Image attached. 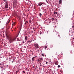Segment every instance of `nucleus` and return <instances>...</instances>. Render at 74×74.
I'll list each match as a JSON object with an SVG mask.
<instances>
[{
    "instance_id": "21",
    "label": "nucleus",
    "mask_w": 74,
    "mask_h": 74,
    "mask_svg": "<svg viewBox=\"0 0 74 74\" xmlns=\"http://www.w3.org/2000/svg\"><path fill=\"white\" fill-rule=\"evenodd\" d=\"M14 5H15V6H16V3H15V5H14Z\"/></svg>"
},
{
    "instance_id": "24",
    "label": "nucleus",
    "mask_w": 74,
    "mask_h": 74,
    "mask_svg": "<svg viewBox=\"0 0 74 74\" xmlns=\"http://www.w3.org/2000/svg\"><path fill=\"white\" fill-rule=\"evenodd\" d=\"M48 62H46V64H48Z\"/></svg>"
},
{
    "instance_id": "22",
    "label": "nucleus",
    "mask_w": 74,
    "mask_h": 74,
    "mask_svg": "<svg viewBox=\"0 0 74 74\" xmlns=\"http://www.w3.org/2000/svg\"><path fill=\"white\" fill-rule=\"evenodd\" d=\"M17 73H18V71H16V74H17Z\"/></svg>"
},
{
    "instance_id": "26",
    "label": "nucleus",
    "mask_w": 74,
    "mask_h": 74,
    "mask_svg": "<svg viewBox=\"0 0 74 74\" xmlns=\"http://www.w3.org/2000/svg\"><path fill=\"white\" fill-rule=\"evenodd\" d=\"M46 2H47V3H48V1H47V0H46Z\"/></svg>"
},
{
    "instance_id": "12",
    "label": "nucleus",
    "mask_w": 74,
    "mask_h": 74,
    "mask_svg": "<svg viewBox=\"0 0 74 74\" xmlns=\"http://www.w3.org/2000/svg\"><path fill=\"white\" fill-rule=\"evenodd\" d=\"M39 16H42V14L41 13H39Z\"/></svg>"
},
{
    "instance_id": "19",
    "label": "nucleus",
    "mask_w": 74,
    "mask_h": 74,
    "mask_svg": "<svg viewBox=\"0 0 74 74\" xmlns=\"http://www.w3.org/2000/svg\"><path fill=\"white\" fill-rule=\"evenodd\" d=\"M54 14H57V12H54Z\"/></svg>"
},
{
    "instance_id": "14",
    "label": "nucleus",
    "mask_w": 74,
    "mask_h": 74,
    "mask_svg": "<svg viewBox=\"0 0 74 74\" xmlns=\"http://www.w3.org/2000/svg\"><path fill=\"white\" fill-rule=\"evenodd\" d=\"M51 20L52 21H53L54 20V18H52Z\"/></svg>"
},
{
    "instance_id": "6",
    "label": "nucleus",
    "mask_w": 74,
    "mask_h": 74,
    "mask_svg": "<svg viewBox=\"0 0 74 74\" xmlns=\"http://www.w3.org/2000/svg\"><path fill=\"white\" fill-rule=\"evenodd\" d=\"M36 57H37V56L34 57L32 58V61H34V59H35Z\"/></svg>"
},
{
    "instance_id": "16",
    "label": "nucleus",
    "mask_w": 74,
    "mask_h": 74,
    "mask_svg": "<svg viewBox=\"0 0 74 74\" xmlns=\"http://www.w3.org/2000/svg\"><path fill=\"white\" fill-rule=\"evenodd\" d=\"M58 68H59V67H60V66L59 65H58Z\"/></svg>"
},
{
    "instance_id": "17",
    "label": "nucleus",
    "mask_w": 74,
    "mask_h": 74,
    "mask_svg": "<svg viewBox=\"0 0 74 74\" xmlns=\"http://www.w3.org/2000/svg\"><path fill=\"white\" fill-rule=\"evenodd\" d=\"M32 40H29V42H30V43L32 42Z\"/></svg>"
},
{
    "instance_id": "25",
    "label": "nucleus",
    "mask_w": 74,
    "mask_h": 74,
    "mask_svg": "<svg viewBox=\"0 0 74 74\" xmlns=\"http://www.w3.org/2000/svg\"><path fill=\"white\" fill-rule=\"evenodd\" d=\"M23 73H25V72L24 71H23Z\"/></svg>"
},
{
    "instance_id": "5",
    "label": "nucleus",
    "mask_w": 74,
    "mask_h": 74,
    "mask_svg": "<svg viewBox=\"0 0 74 74\" xmlns=\"http://www.w3.org/2000/svg\"><path fill=\"white\" fill-rule=\"evenodd\" d=\"M18 41H20V42H19V44L20 43L21 45H22L23 44V41L21 40H19V39L18 40Z\"/></svg>"
},
{
    "instance_id": "18",
    "label": "nucleus",
    "mask_w": 74,
    "mask_h": 74,
    "mask_svg": "<svg viewBox=\"0 0 74 74\" xmlns=\"http://www.w3.org/2000/svg\"><path fill=\"white\" fill-rule=\"evenodd\" d=\"M45 49H46V48H47V46H45Z\"/></svg>"
},
{
    "instance_id": "13",
    "label": "nucleus",
    "mask_w": 74,
    "mask_h": 74,
    "mask_svg": "<svg viewBox=\"0 0 74 74\" xmlns=\"http://www.w3.org/2000/svg\"><path fill=\"white\" fill-rule=\"evenodd\" d=\"M28 23V21H26L25 22V24H26V23Z\"/></svg>"
},
{
    "instance_id": "31",
    "label": "nucleus",
    "mask_w": 74,
    "mask_h": 74,
    "mask_svg": "<svg viewBox=\"0 0 74 74\" xmlns=\"http://www.w3.org/2000/svg\"><path fill=\"white\" fill-rule=\"evenodd\" d=\"M55 27H56V26H55Z\"/></svg>"
},
{
    "instance_id": "28",
    "label": "nucleus",
    "mask_w": 74,
    "mask_h": 74,
    "mask_svg": "<svg viewBox=\"0 0 74 74\" xmlns=\"http://www.w3.org/2000/svg\"><path fill=\"white\" fill-rule=\"evenodd\" d=\"M1 65V63L0 64V65Z\"/></svg>"
},
{
    "instance_id": "1",
    "label": "nucleus",
    "mask_w": 74,
    "mask_h": 74,
    "mask_svg": "<svg viewBox=\"0 0 74 74\" xmlns=\"http://www.w3.org/2000/svg\"><path fill=\"white\" fill-rule=\"evenodd\" d=\"M6 38L9 40L10 43H12L15 40L14 38H12L10 36L7 35L6 36Z\"/></svg>"
},
{
    "instance_id": "29",
    "label": "nucleus",
    "mask_w": 74,
    "mask_h": 74,
    "mask_svg": "<svg viewBox=\"0 0 74 74\" xmlns=\"http://www.w3.org/2000/svg\"><path fill=\"white\" fill-rule=\"evenodd\" d=\"M52 47H53V46H52V45H51Z\"/></svg>"
},
{
    "instance_id": "2",
    "label": "nucleus",
    "mask_w": 74,
    "mask_h": 74,
    "mask_svg": "<svg viewBox=\"0 0 74 74\" xmlns=\"http://www.w3.org/2000/svg\"><path fill=\"white\" fill-rule=\"evenodd\" d=\"M4 1L5 2V7L6 8H8V2L7 0H4Z\"/></svg>"
},
{
    "instance_id": "4",
    "label": "nucleus",
    "mask_w": 74,
    "mask_h": 74,
    "mask_svg": "<svg viewBox=\"0 0 74 74\" xmlns=\"http://www.w3.org/2000/svg\"><path fill=\"white\" fill-rule=\"evenodd\" d=\"M34 46L35 48H39V46L38 45L37 43L35 44L34 45Z\"/></svg>"
},
{
    "instance_id": "23",
    "label": "nucleus",
    "mask_w": 74,
    "mask_h": 74,
    "mask_svg": "<svg viewBox=\"0 0 74 74\" xmlns=\"http://www.w3.org/2000/svg\"><path fill=\"white\" fill-rule=\"evenodd\" d=\"M15 60L13 61H12V63H13V62H15Z\"/></svg>"
},
{
    "instance_id": "20",
    "label": "nucleus",
    "mask_w": 74,
    "mask_h": 74,
    "mask_svg": "<svg viewBox=\"0 0 74 74\" xmlns=\"http://www.w3.org/2000/svg\"><path fill=\"white\" fill-rule=\"evenodd\" d=\"M42 56H44V54H42Z\"/></svg>"
},
{
    "instance_id": "11",
    "label": "nucleus",
    "mask_w": 74,
    "mask_h": 74,
    "mask_svg": "<svg viewBox=\"0 0 74 74\" xmlns=\"http://www.w3.org/2000/svg\"><path fill=\"white\" fill-rule=\"evenodd\" d=\"M26 69V70H27V71H29V68H27Z\"/></svg>"
},
{
    "instance_id": "3",
    "label": "nucleus",
    "mask_w": 74,
    "mask_h": 74,
    "mask_svg": "<svg viewBox=\"0 0 74 74\" xmlns=\"http://www.w3.org/2000/svg\"><path fill=\"white\" fill-rule=\"evenodd\" d=\"M43 60V59H42V58H39L37 60L38 62H39V63H42Z\"/></svg>"
},
{
    "instance_id": "30",
    "label": "nucleus",
    "mask_w": 74,
    "mask_h": 74,
    "mask_svg": "<svg viewBox=\"0 0 74 74\" xmlns=\"http://www.w3.org/2000/svg\"><path fill=\"white\" fill-rule=\"evenodd\" d=\"M47 49H46V50H47Z\"/></svg>"
},
{
    "instance_id": "10",
    "label": "nucleus",
    "mask_w": 74,
    "mask_h": 74,
    "mask_svg": "<svg viewBox=\"0 0 74 74\" xmlns=\"http://www.w3.org/2000/svg\"><path fill=\"white\" fill-rule=\"evenodd\" d=\"M62 0H60L59 1V4H61L62 3Z\"/></svg>"
},
{
    "instance_id": "7",
    "label": "nucleus",
    "mask_w": 74,
    "mask_h": 74,
    "mask_svg": "<svg viewBox=\"0 0 74 74\" xmlns=\"http://www.w3.org/2000/svg\"><path fill=\"white\" fill-rule=\"evenodd\" d=\"M43 4V3H38V5L40 6H41V5H42Z\"/></svg>"
},
{
    "instance_id": "9",
    "label": "nucleus",
    "mask_w": 74,
    "mask_h": 74,
    "mask_svg": "<svg viewBox=\"0 0 74 74\" xmlns=\"http://www.w3.org/2000/svg\"><path fill=\"white\" fill-rule=\"evenodd\" d=\"M25 40H27V36H25Z\"/></svg>"
},
{
    "instance_id": "27",
    "label": "nucleus",
    "mask_w": 74,
    "mask_h": 74,
    "mask_svg": "<svg viewBox=\"0 0 74 74\" xmlns=\"http://www.w3.org/2000/svg\"><path fill=\"white\" fill-rule=\"evenodd\" d=\"M23 43H25V42L24 41H23Z\"/></svg>"
},
{
    "instance_id": "15",
    "label": "nucleus",
    "mask_w": 74,
    "mask_h": 74,
    "mask_svg": "<svg viewBox=\"0 0 74 74\" xmlns=\"http://www.w3.org/2000/svg\"><path fill=\"white\" fill-rule=\"evenodd\" d=\"M45 60H48V58H46L45 59Z\"/></svg>"
},
{
    "instance_id": "8",
    "label": "nucleus",
    "mask_w": 74,
    "mask_h": 74,
    "mask_svg": "<svg viewBox=\"0 0 74 74\" xmlns=\"http://www.w3.org/2000/svg\"><path fill=\"white\" fill-rule=\"evenodd\" d=\"M55 64L56 65H58V61L56 62H55Z\"/></svg>"
}]
</instances>
